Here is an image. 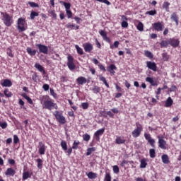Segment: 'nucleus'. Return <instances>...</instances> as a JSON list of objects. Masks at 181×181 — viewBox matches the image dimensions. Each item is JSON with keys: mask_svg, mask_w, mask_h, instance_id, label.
<instances>
[{"mask_svg": "<svg viewBox=\"0 0 181 181\" xmlns=\"http://www.w3.org/2000/svg\"><path fill=\"white\" fill-rule=\"evenodd\" d=\"M40 103L45 110L52 111V110H57V105L50 98V96L46 95L40 98Z\"/></svg>", "mask_w": 181, "mask_h": 181, "instance_id": "f257e3e1", "label": "nucleus"}, {"mask_svg": "<svg viewBox=\"0 0 181 181\" xmlns=\"http://www.w3.org/2000/svg\"><path fill=\"white\" fill-rule=\"evenodd\" d=\"M1 15L3 16L2 21L5 26H7V28L12 26V24L13 23V17L6 12H1Z\"/></svg>", "mask_w": 181, "mask_h": 181, "instance_id": "f03ea898", "label": "nucleus"}, {"mask_svg": "<svg viewBox=\"0 0 181 181\" xmlns=\"http://www.w3.org/2000/svg\"><path fill=\"white\" fill-rule=\"evenodd\" d=\"M17 29L20 33L22 32H25V30H26V29H28V25L26 24L25 18H19L18 19Z\"/></svg>", "mask_w": 181, "mask_h": 181, "instance_id": "7ed1b4c3", "label": "nucleus"}, {"mask_svg": "<svg viewBox=\"0 0 181 181\" xmlns=\"http://www.w3.org/2000/svg\"><path fill=\"white\" fill-rule=\"evenodd\" d=\"M53 115H54V117H55L57 121L61 125H64V124H66V122H67L66 121V117L64 116H63V113L62 112L57 110L53 113Z\"/></svg>", "mask_w": 181, "mask_h": 181, "instance_id": "20e7f679", "label": "nucleus"}, {"mask_svg": "<svg viewBox=\"0 0 181 181\" xmlns=\"http://www.w3.org/2000/svg\"><path fill=\"white\" fill-rule=\"evenodd\" d=\"M136 128L132 132L133 138H138L141 136L142 131H144V127L139 122L136 123Z\"/></svg>", "mask_w": 181, "mask_h": 181, "instance_id": "39448f33", "label": "nucleus"}, {"mask_svg": "<svg viewBox=\"0 0 181 181\" xmlns=\"http://www.w3.org/2000/svg\"><path fill=\"white\" fill-rule=\"evenodd\" d=\"M67 66L71 70V71H73L76 69V64H74V58H73V56L69 55L67 57Z\"/></svg>", "mask_w": 181, "mask_h": 181, "instance_id": "423d86ee", "label": "nucleus"}, {"mask_svg": "<svg viewBox=\"0 0 181 181\" xmlns=\"http://www.w3.org/2000/svg\"><path fill=\"white\" fill-rule=\"evenodd\" d=\"M169 45L172 46V47L176 48L180 44V41L179 39H176L175 37L168 39Z\"/></svg>", "mask_w": 181, "mask_h": 181, "instance_id": "0eeeda50", "label": "nucleus"}, {"mask_svg": "<svg viewBox=\"0 0 181 181\" xmlns=\"http://www.w3.org/2000/svg\"><path fill=\"white\" fill-rule=\"evenodd\" d=\"M36 46L39 49L40 53L47 54V52H49V48H47V46L42 44H37Z\"/></svg>", "mask_w": 181, "mask_h": 181, "instance_id": "6e6552de", "label": "nucleus"}, {"mask_svg": "<svg viewBox=\"0 0 181 181\" xmlns=\"http://www.w3.org/2000/svg\"><path fill=\"white\" fill-rule=\"evenodd\" d=\"M144 137L146 141H148V144H150L152 148H155V139H152L151 134L148 133L144 134Z\"/></svg>", "mask_w": 181, "mask_h": 181, "instance_id": "1a4fd4ad", "label": "nucleus"}, {"mask_svg": "<svg viewBox=\"0 0 181 181\" xmlns=\"http://www.w3.org/2000/svg\"><path fill=\"white\" fill-rule=\"evenodd\" d=\"M158 146L159 148H160V149H163V150L168 149V144L166 143V141L163 139V138L158 139Z\"/></svg>", "mask_w": 181, "mask_h": 181, "instance_id": "9d476101", "label": "nucleus"}, {"mask_svg": "<svg viewBox=\"0 0 181 181\" xmlns=\"http://www.w3.org/2000/svg\"><path fill=\"white\" fill-rule=\"evenodd\" d=\"M146 67L153 71H156L158 70V66H156V63L152 62L151 61L146 62Z\"/></svg>", "mask_w": 181, "mask_h": 181, "instance_id": "9b49d317", "label": "nucleus"}, {"mask_svg": "<svg viewBox=\"0 0 181 181\" xmlns=\"http://www.w3.org/2000/svg\"><path fill=\"white\" fill-rule=\"evenodd\" d=\"M83 48H84V51L86 53H91V52H93V49H94V47L93 46V44L88 42L86 43L83 45Z\"/></svg>", "mask_w": 181, "mask_h": 181, "instance_id": "f8f14e48", "label": "nucleus"}, {"mask_svg": "<svg viewBox=\"0 0 181 181\" xmlns=\"http://www.w3.org/2000/svg\"><path fill=\"white\" fill-rule=\"evenodd\" d=\"M153 28L157 32H162V30H163V24L160 22L154 23L153 24Z\"/></svg>", "mask_w": 181, "mask_h": 181, "instance_id": "ddd939ff", "label": "nucleus"}, {"mask_svg": "<svg viewBox=\"0 0 181 181\" xmlns=\"http://www.w3.org/2000/svg\"><path fill=\"white\" fill-rule=\"evenodd\" d=\"M99 33L100 35V36H102L103 40H105V42H107V43H111V39H110V37H108V36L107 35V33L103 30H99Z\"/></svg>", "mask_w": 181, "mask_h": 181, "instance_id": "4468645a", "label": "nucleus"}, {"mask_svg": "<svg viewBox=\"0 0 181 181\" xmlns=\"http://www.w3.org/2000/svg\"><path fill=\"white\" fill-rule=\"evenodd\" d=\"M105 132V129L104 128L96 131L94 134L95 139L96 141H100V136H101V135H103Z\"/></svg>", "mask_w": 181, "mask_h": 181, "instance_id": "2eb2a0df", "label": "nucleus"}, {"mask_svg": "<svg viewBox=\"0 0 181 181\" xmlns=\"http://www.w3.org/2000/svg\"><path fill=\"white\" fill-rule=\"evenodd\" d=\"M38 152L40 155H45V153L46 152V146H45V144L42 141L39 142Z\"/></svg>", "mask_w": 181, "mask_h": 181, "instance_id": "dca6fc26", "label": "nucleus"}, {"mask_svg": "<svg viewBox=\"0 0 181 181\" xmlns=\"http://www.w3.org/2000/svg\"><path fill=\"white\" fill-rule=\"evenodd\" d=\"M170 19L171 21L175 22L176 26H179V16L176 12H174L171 14Z\"/></svg>", "mask_w": 181, "mask_h": 181, "instance_id": "f3484780", "label": "nucleus"}, {"mask_svg": "<svg viewBox=\"0 0 181 181\" xmlns=\"http://www.w3.org/2000/svg\"><path fill=\"white\" fill-rule=\"evenodd\" d=\"M65 26L66 29H70L71 30H78V29H80L79 25L71 24L70 23H67Z\"/></svg>", "mask_w": 181, "mask_h": 181, "instance_id": "a211bd4d", "label": "nucleus"}, {"mask_svg": "<svg viewBox=\"0 0 181 181\" xmlns=\"http://www.w3.org/2000/svg\"><path fill=\"white\" fill-rule=\"evenodd\" d=\"M76 83L79 86H83V84H86L87 83V78L84 76H79L76 79Z\"/></svg>", "mask_w": 181, "mask_h": 181, "instance_id": "6ab92c4d", "label": "nucleus"}, {"mask_svg": "<svg viewBox=\"0 0 181 181\" xmlns=\"http://www.w3.org/2000/svg\"><path fill=\"white\" fill-rule=\"evenodd\" d=\"M146 81L147 83H150L151 86H153V87H156V86H158V81H154L153 78H152V77H146Z\"/></svg>", "mask_w": 181, "mask_h": 181, "instance_id": "aec40b11", "label": "nucleus"}, {"mask_svg": "<svg viewBox=\"0 0 181 181\" xmlns=\"http://www.w3.org/2000/svg\"><path fill=\"white\" fill-rule=\"evenodd\" d=\"M2 87H12V81L9 79H4L3 82H1Z\"/></svg>", "mask_w": 181, "mask_h": 181, "instance_id": "412c9836", "label": "nucleus"}, {"mask_svg": "<svg viewBox=\"0 0 181 181\" xmlns=\"http://www.w3.org/2000/svg\"><path fill=\"white\" fill-rule=\"evenodd\" d=\"M34 67L38 70L40 73H42V74H46V71L45 70V68L40 64L35 63Z\"/></svg>", "mask_w": 181, "mask_h": 181, "instance_id": "4be33fe9", "label": "nucleus"}, {"mask_svg": "<svg viewBox=\"0 0 181 181\" xmlns=\"http://www.w3.org/2000/svg\"><path fill=\"white\" fill-rule=\"evenodd\" d=\"M15 173H16V171L12 168H8L5 172L6 176H15Z\"/></svg>", "mask_w": 181, "mask_h": 181, "instance_id": "5701e85b", "label": "nucleus"}, {"mask_svg": "<svg viewBox=\"0 0 181 181\" xmlns=\"http://www.w3.org/2000/svg\"><path fill=\"white\" fill-rule=\"evenodd\" d=\"M125 142H127V141L125 140V139H124V137L117 136L115 139V144H117V145H122L123 144H125Z\"/></svg>", "mask_w": 181, "mask_h": 181, "instance_id": "b1692460", "label": "nucleus"}, {"mask_svg": "<svg viewBox=\"0 0 181 181\" xmlns=\"http://www.w3.org/2000/svg\"><path fill=\"white\" fill-rule=\"evenodd\" d=\"M114 70H117V66L115 64H110L107 67V71H109L110 74H115V71Z\"/></svg>", "mask_w": 181, "mask_h": 181, "instance_id": "393cba45", "label": "nucleus"}, {"mask_svg": "<svg viewBox=\"0 0 181 181\" xmlns=\"http://www.w3.org/2000/svg\"><path fill=\"white\" fill-rule=\"evenodd\" d=\"M161 160H162L163 163H165V165H168L170 162L169 160V156H168V154H163L161 156Z\"/></svg>", "mask_w": 181, "mask_h": 181, "instance_id": "a878e982", "label": "nucleus"}, {"mask_svg": "<svg viewBox=\"0 0 181 181\" xmlns=\"http://www.w3.org/2000/svg\"><path fill=\"white\" fill-rule=\"evenodd\" d=\"M173 105V100H172V98L169 97L165 103V107L167 108H169V107H172Z\"/></svg>", "mask_w": 181, "mask_h": 181, "instance_id": "bb28decb", "label": "nucleus"}, {"mask_svg": "<svg viewBox=\"0 0 181 181\" xmlns=\"http://www.w3.org/2000/svg\"><path fill=\"white\" fill-rule=\"evenodd\" d=\"M99 80L100 81H103V84L106 86L107 88H110V84H108V82H107V79L105 78V77L103 76L102 75H100Z\"/></svg>", "mask_w": 181, "mask_h": 181, "instance_id": "cd10ccee", "label": "nucleus"}, {"mask_svg": "<svg viewBox=\"0 0 181 181\" xmlns=\"http://www.w3.org/2000/svg\"><path fill=\"white\" fill-rule=\"evenodd\" d=\"M148 166V163H146V158H143L140 160V168L145 169Z\"/></svg>", "mask_w": 181, "mask_h": 181, "instance_id": "c85d7f7f", "label": "nucleus"}, {"mask_svg": "<svg viewBox=\"0 0 181 181\" xmlns=\"http://www.w3.org/2000/svg\"><path fill=\"white\" fill-rule=\"evenodd\" d=\"M30 177H32V174L29 171L23 173V180H28Z\"/></svg>", "mask_w": 181, "mask_h": 181, "instance_id": "c756f323", "label": "nucleus"}, {"mask_svg": "<svg viewBox=\"0 0 181 181\" xmlns=\"http://www.w3.org/2000/svg\"><path fill=\"white\" fill-rule=\"evenodd\" d=\"M169 40H162L160 42V47L161 49H163V47H168V46H169Z\"/></svg>", "mask_w": 181, "mask_h": 181, "instance_id": "7c9ffc66", "label": "nucleus"}, {"mask_svg": "<svg viewBox=\"0 0 181 181\" xmlns=\"http://www.w3.org/2000/svg\"><path fill=\"white\" fill-rule=\"evenodd\" d=\"M144 56H146V57H148L150 59H153V54H152V52H151V51L149 50L144 51Z\"/></svg>", "mask_w": 181, "mask_h": 181, "instance_id": "2f4dec72", "label": "nucleus"}, {"mask_svg": "<svg viewBox=\"0 0 181 181\" xmlns=\"http://www.w3.org/2000/svg\"><path fill=\"white\" fill-rule=\"evenodd\" d=\"M26 50H27V53H28V54H30V56H35L36 55V49L32 50V48L27 47Z\"/></svg>", "mask_w": 181, "mask_h": 181, "instance_id": "473e14b6", "label": "nucleus"}, {"mask_svg": "<svg viewBox=\"0 0 181 181\" xmlns=\"http://www.w3.org/2000/svg\"><path fill=\"white\" fill-rule=\"evenodd\" d=\"M87 176L88 179H97V173H93V172H89L87 174Z\"/></svg>", "mask_w": 181, "mask_h": 181, "instance_id": "72a5a7b5", "label": "nucleus"}, {"mask_svg": "<svg viewBox=\"0 0 181 181\" xmlns=\"http://www.w3.org/2000/svg\"><path fill=\"white\" fill-rule=\"evenodd\" d=\"M95 151H96L95 147L88 148L87 149L86 156H90V155H91V153H93V152H95Z\"/></svg>", "mask_w": 181, "mask_h": 181, "instance_id": "f704fd0d", "label": "nucleus"}, {"mask_svg": "<svg viewBox=\"0 0 181 181\" xmlns=\"http://www.w3.org/2000/svg\"><path fill=\"white\" fill-rule=\"evenodd\" d=\"M75 48L76 49V52L78 54L83 56L84 54V51H83V48L80 47L78 45H75Z\"/></svg>", "mask_w": 181, "mask_h": 181, "instance_id": "c9c22d12", "label": "nucleus"}, {"mask_svg": "<svg viewBox=\"0 0 181 181\" xmlns=\"http://www.w3.org/2000/svg\"><path fill=\"white\" fill-rule=\"evenodd\" d=\"M169 6H170V3L165 1L163 4V8L165 9L166 12H169Z\"/></svg>", "mask_w": 181, "mask_h": 181, "instance_id": "e433bc0d", "label": "nucleus"}, {"mask_svg": "<svg viewBox=\"0 0 181 181\" xmlns=\"http://www.w3.org/2000/svg\"><path fill=\"white\" fill-rule=\"evenodd\" d=\"M4 94L5 96L7 97V98H10V97H12V92L9 91V89L6 88L4 91Z\"/></svg>", "mask_w": 181, "mask_h": 181, "instance_id": "4c0bfd02", "label": "nucleus"}, {"mask_svg": "<svg viewBox=\"0 0 181 181\" xmlns=\"http://www.w3.org/2000/svg\"><path fill=\"white\" fill-rule=\"evenodd\" d=\"M136 29L137 30H139V32H144V23H142V22H139L136 25Z\"/></svg>", "mask_w": 181, "mask_h": 181, "instance_id": "58836bf2", "label": "nucleus"}, {"mask_svg": "<svg viewBox=\"0 0 181 181\" xmlns=\"http://www.w3.org/2000/svg\"><path fill=\"white\" fill-rule=\"evenodd\" d=\"M150 158H153L156 156V152L155 151V148H151L149 150Z\"/></svg>", "mask_w": 181, "mask_h": 181, "instance_id": "ea45409f", "label": "nucleus"}, {"mask_svg": "<svg viewBox=\"0 0 181 181\" xmlns=\"http://www.w3.org/2000/svg\"><path fill=\"white\" fill-rule=\"evenodd\" d=\"M61 146H62L63 151H67V142H66V141L62 140L61 141Z\"/></svg>", "mask_w": 181, "mask_h": 181, "instance_id": "a19ab883", "label": "nucleus"}, {"mask_svg": "<svg viewBox=\"0 0 181 181\" xmlns=\"http://www.w3.org/2000/svg\"><path fill=\"white\" fill-rule=\"evenodd\" d=\"M92 91L94 93V94H98V93H100V91H101V88H100V86H94V88H93Z\"/></svg>", "mask_w": 181, "mask_h": 181, "instance_id": "79ce46f5", "label": "nucleus"}, {"mask_svg": "<svg viewBox=\"0 0 181 181\" xmlns=\"http://www.w3.org/2000/svg\"><path fill=\"white\" fill-rule=\"evenodd\" d=\"M36 16H39V13H37L36 11H31L30 15V19L33 20V19H35V18H36Z\"/></svg>", "mask_w": 181, "mask_h": 181, "instance_id": "37998d69", "label": "nucleus"}, {"mask_svg": "<svg viewBox=\"0 0 181 181\" xmlns=\"http://www.w3.org/2000/svg\"><path fill=\"white\" fill-rule=\"evenodd\" d=\"M37 168L42 169V168L43 166V160H42V159H40V158H37Z\"/></svg>", "mask_w": 181, "mask_h": 181, "instance_id": "c03bdc74", "label": "nucleus"}, {"mask_svg": "<svg viewBox=\"0 0 181 181\" xmlns=\"http://www.w3.org/2000/svg\"><path fill=\"white\" fill-rule=\"evenodd\" d=\"M78 145H80V141H74L72 146V149H78Z\"/></svg>", "mask_w": 181, "mask_h": 181, "instance_id": "a18cd8bd", "label": "nucleus"}, {"mask_svg": "<svg viewBox=\"0 0 181 181\" xmlns=\"http://www.w3.org/2000/svg\"><path fill=\"white\" fill-rule=\"evenodd\" d=\"M156 10H151L150 11H146V15H150V16H155V15H156Z\"/></svg>", "mask_w": 181, "mask_h": 181, "instance_id": "49530a36", "label": "nucleus"}, {"mask_svg": "<svg viewBox=\"0 0 181 181\" xmlns=\"http://www.w3.org/2000/svg\"><path fill=\"white\" fill-rule=\"evenodd\" d=\"M119 46V41H115L113 45H111L110 46V49H114V47L115 49L118 48Z\"/></svg>", "mask_w": 181, "mask_h": 181, "instance_id": "de8ad7c7", "label": "nucleus"}, {"mask_svg": "<svg viewBox=\"0 0 181 181\" xmlns=\"http://www.w3.org/2000/svg\"><path fill=\"white\" fill-rule=\"evenodd\" d=\"M63 5L65 7L66 11H70V8H71V4L70 3L63 2Z\"/></svg>", "mask_w": 181, "mask_h": 181, "instance_id": "09e8293b", "label": "nucleus"}, {"mask_svg": "<svg viewBox=\"0 0 181 181\" xmlns=\"http://www.w3.org/2000/svg\"><path fill=\"white\" fill-rule=\"evenodd\" d=\"M104 181H111V174L110 173L106 172Z\"/></svg>", "mask_w": 181, "mask_h": 181, "instance_id": "8fccbe9b", "label": "nucleus"}, {"mask_svg": "<svg viewBox=\"0 0 181 181\" xmlns=\"http://www.w3.org/2000/svg\"><path fill=\"white\" fill-rule=\"evenodd\" d=\"M162 57H163L164 62L169 61V55H168V53H163Z\"/></svg>", "mask_w": 181, "mask_h": 181, "instance_id": "3c124183", "label": "nucleus"}, {"mask_svg": "<svg viewBox=\"0 0 181 181\" xmlns=\"http://www.w3.org/2000/svg\"><path fill=\"white\" fill-rule=\"evenodd\" d=\"M28 4L30 5V6H31V8H39V4L33 1H29Z\"/></svg>", "mask_w": 181, "mask_h": 181, "instance_id": "603ef678", "label": "nucleus"}, {"mask_svg": "<svg viewBox=\"0 0 181 181\" xmlns=\"http://www.w3.org/2000/svg\"><path fill=\"white\" fill-rule=\"evenodd\" d=\"M90 136L88 134H86L83 135V141H86V142H88L90 141Z\"/></svg>", "mask_w": 181, "mask_h": 181, "instance_id": "864d4df0", "label": "nucleus"}, {"mask_svg": "<svg viewBox=\"0 0 181 181\" xmlns=\"http://www.w3.org/2000/svg\"><path fill=\"white\" fill-rule=\"evenodd\" d=\"M0 127L2 129H6V128H8V123H6V122H0Z\"/></svg>", "mask_w": 181, "mask_h": 181, "instance_id": "5fc2aeb1", "label": "nucleus"}, {"mask_svg": "<svg viewBox=\"0 0 181 181\" xmlns=\"http://www.w3.org/2000/svg\"><path fill=\"white\" fill-rule=\"evenodd\" d=\"M13 144L16 145V144H19V137H18V135L15 134L13 135Z\"/></svg>", "mask_w": 181, "mask_h": 181, "instance_id": "6e6d98bb", "label": "nucleus"}, {"mask_svg": "<svg viewBox=\"0 0 181 181\" xmlns=\"http://www.w3.org/2000/svg\"><path fill=\"white\" fill-rule=\"evenodd\" d=\"M7 54L9 57H13V54H12V49L11 48H7Z\"/></svg>", "mask_w": 181, "mask_h": 181, "instance_id": "4d7b16f0", "label": "nucleus"}, {"mask_svg": "<svg viewBox=\"0 0 181 181\" xmlns=\"http://www.w3.org/2000/svg\"><path fill=\"white\" fill-rule=\"evenodd\" d=\"M81 105L83 110H87L88 108V103H82Z\"/></svg>", "mask_w": 181, "mask_h": 181, "instance_id": "13d9d810", "label": "nucleus"}, {"mask_svg": "<svg viewBox=\"0 0 181 181\" xmlns=\"http://www.w3.org/2000/svg\"><path fill=\"white\" fill-rule=\"evenodd\" d=\"M113 172L114 173H119V168L118 167V165L113 166Z\"/></svg>", "mask_w": 181, "mask_h": 181, "instance_id": "bf43d9fd", "label": "nucleus"}, {"mask_svg": "<svg viewBox=\"0 0 181 181\" xmlns=\"http://www.w3.org/2000/svg\"><path fill=\"white\" fill-rule=\"evenodd\" d=\"M42 88H43V90H45V91H49V88H50V86H49V84L45 83L42 86Z\"/></svg>", "mask_w": 181, "mask_h": 181, "instance_id": "052dcab7", "label": "nucleus"}, {"mask_svg": "<svg viewBox=\"0 0 181 181\" xmlns=\"http://www.w3.org/2000/svg\"><path fill=\"white\" fill-rule=\"evenodd\" d=\"M66 15H67V17H68L69 19H70V18H72L73 13L71 12V11L66 10Z\"/></svg>", "mask_w": 181, "mask_h": 181, "instance_id": "680f3d73", "label": "nucleus"}, {"mask_svg": "<svg viewBox=\"0 0 181 181\" xmlns=\"http://www.w3.org/2000/svg\"><path fill=\"white\" fill-rule=\"evenodd\" d=\"M98 2H102L103 4H105L106 5H111V3L108 0H96Z\"/></svg>", "mask_w": 181, "mask_h": 181, "instance_id": "e2e57ef3", "label": "nucleus"}, {"mask_svg": "<svg viewBox=\"0 0 181 181\" xmlns=\"http://www.w3.org/2000/svg\"><path fill=\"white\" fill-rule=\"evenodd\" d=\"M176 90H177V87H176V86H175V85H173L170 87L169 91H170V93H172V92L176 91Z\"/></svg>", "mask_w": 181, "mask_h": 181, "instance_id": "0e129e2a", "label": "nucleus"}, {"mask_svg": "<svg viewBox=\"0 0 181 181\" xmlns=\"http://www.w3.org/2000/svg\"><path fill=\"white\" fill-rule=\"evenodd\" d=\"M122 28H128V22L124 21H122Z\"/></svg>", "mask_w": 181, "mask_h": 181, "instance_id": "69168bd1", "label": "nucleus"}, {"mask_svg": "<svg viewBox=\"0 0 181 181\" xmlns=\"http://www.w3.org/2000/svg\"><path fill=\"white\" fill-rule=\"evenodd\" d=\"M98 67L100 70H102L103 71H107V69H105V66H104V65L99 64Z\"/></svg>", "mask_w": 181, "mask_h": 181, "instance_id": "338daca9", "label": "nucleus"}, {"mask_svg": "<svg viewBox=\"0 0 181 181\" xmlns=\"http://www.w3.org/2000/svg\"><path fill=\"white\" fill-rule=\"evenodd\" d=\"M37 74H35L33 75L32 76V80H33V81H35V83H36L37 81Z\"/></svg>", "mask_w": 181, "mask_h": 181, "instance_id": "774afa93", "label": "nucleus"}]
</instances>
